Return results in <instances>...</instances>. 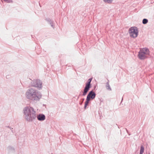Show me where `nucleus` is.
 Returning a JSON list of instances; mask_svg holds the SVG:
<instances>
[{"label":"nucleus","mask_w":154,"mask_h":154,"mask_svg":"<svg viewBox=\"0 0 154 154\" xmlns=\"http://www.w3.org/2000/svg\"><path fill=\"white\" fill-rule=\"evenodd\" d=\"M84 100H85V99L84 98H82L81 99V101H80L79 102V104L80 105H82V104L83 103L84 101Z\"/></svg>","instance_id":"obj_16"},{"label":"nucleus","mask_w":154,"mask_h":154,"mask_svg":"<svg viewBox=\"0 0 154 154\" xmlns=\"http://www.w3.org/2000/svg\"><path fill=\"white\" fill-rule=\"evenodd\" d=\"M140 50L142 52V53H143L146 57H147V58L148 57L147 56L149 55L150 51L148 48H141Z\"/></svg>","instance_id":"obj_7"},{"label":"nucleus","mask_w":154,"mask_h":154,"mask_svg":"<svg viewBox=\"0 0 154 154\" xmlns=\"http://www.w3.org/2000/svg\"><path fill=\"white\" fill-rule=\"evenodd\" d=\"M10 128L11 130L13 129V128H12L11 127H10V128Z\"/></svg>","instance_id":"obj_19"},{"label":"nucleus","mask_w":154,"mask_h":154,"mask_svg":"<svg viewBox=\"0 0 154 154\" xmlns=\"http://www.w3.org/2000/svg\"><path fill=\"white\" fill-rule=\"evenodd\" d=\"M96 88V86H95L94 87V89L95 90Z\"/></svg>","instance_id":"obj_20"},{"label":"nucleus","mask_w":154,"mask_h":154,"mask_svg":"<svg viewBox=\"0 0 154 154\" xmlns=\"http://www.w3.org/2000/svg\"><path fill=\"white\" fill-rule=\"evenodd\" d=\"M138 58L141 60H144L147 58V57H146V56L142 53L140 50L138 52Z\"/></svg>","instance_id":"obj_9"},{"label":"nucleus","mask_w":154,"mask_h":154,"mask_svg":"<svg viewBox=\"0 0 154 154\" xmlns=\"http://www.w3.org/2000/svg\"><path fill=\"white\" fill-rule=\"evenodd\" d=\"M144 151V148L143 146L141 145L140 146V152L142 153H143Z\"/></svg>","instance_id":"obj_13"},{"label":"nucleus","mask_w":154,"mask_h":154,"mask_svg":"<svg viewBox=\"0 0 154 154\" xmlns=\"http://www.w3.org/2000/svg\"><path fill=\"white\" fill-rule=\"evenodd\" d=\"M122 100H123V98H122Z\"/></svg>","instance_id":"obj_24"},{"label":"nucleus","mask_w":154,"mask_h":154,"mask_svg":"<svg viewBox=\"0 0 154 154\" xmlns=\"http://www.w3.org/2000/svg\"><path fill=\"white\" fill-rule=\"evenodd\" d=\"M136 28L135 27H131V28H130V29H135Z\"/></svg>","instance_id":"obj_18"},{"label":"nucleus","mask_w":154,"mask_h":154,"mask_svg":"<svg viewBox=\"0 0 154 154\" xmlns=\"http://www.w3.org/2000/svg\"><path fill=\"white\" fill-rule=\"evenodd\" d=\"M96 96V94L93 91V90H92L89 92L87 96L86 99L90 100L91 99L93 100L94 99Z\"/></svg>","instance_id":"obj_6"},{"label":"nucleus","mask_w":154,"mask_h":154,"mask_svg":"<svg viewBox=\"0 0 154 154\" xmlns=\"http://www.w3.org/2000/svg\"><path fill=\"white\" fill-rule=\"evenodd\" d=\"M106 87L107 89L109 91H111L112 89L109 84V81L106 83Z\"/></svg>","instance_id":"obj_11"},{"label":"nucleus","mask_w":154,"mask_h":154,"mask_svg":"<svg viewBox=\"0 0 154 154\" xmlns=\"http://www.w3.org/2000/svg\"><path fill=\"white\" fill-rule=\"evenodd\" d=\"M128 33L130 37L135 38L138 35V29H129Z\"/></svg>","instance_id":"obj_5"},{"label":"nucleus","mask_w":154,"mask_h":154,"mask_svg":"<svg viewBox=\"0 0 154 154\" xmlns=\"http://www.w3.org/2000/svg\"><path fill=\"white\" fill-rule=\"evenodd\" d=\"M7 127L8 128H10V127H9V126H7Z\"/></svg>","instance_id":"obj_23"},{"label":"nucleus","mask_w":154,"mask_h":154,"mask_svg":"<svg viewBox=\"0 0 154 154\" xmlns=\"http://www.w3.org/2000/svg\"><path fill=\"white\" fill-rule=\"evenodd\" d=\"M31 84L32 86L37 88L39 90L41 89L42 87V82L39 79H36L32 81Z\"/></svg>","instance_id":"obj_4"},{"label":"nucleus","mask_w":154,"mask_h":154,"mask_svg":"<svg viewBox=\"0 0 154 154\" xmlns=\"http://www.w3.org/2000/svg\"><path fill=\"white\" fill-rule=\"evenodd\" d=\"M25 96L28 99L37 102L39 101L41 98L42 94L40 91L31 88L27 90L25 93Z\"/></svg>","instance_id":"obj_2"},{"label":"nucleus","mask_w":154,"mask_h":154,"mask_svg":"<svg viewBox=\"0 0 154 154\" xmlns=\"http://www.w3.org/2000/svg\"><path fill=\"white\" fill-rule=\"evenodd\" d=\"M4 1L7 3H11L12 2V0H4Z\"/></svg>","instance_id":"obj_17"},{"label":"nucleus","mask_w":154,"mask_h":154,"mask_svg":"<svg viewBox=\"0 0 154 154\" xmlns=\"http://www.w3.org/2000/svg\"><path fill=\"white\" fill-rule=\"evenodd\" d=\"M8 151L9 152H14L15 151V149L13 146H9L7 148Z\"/></svg>","instance_id":"obj_10"},{"label":"nucleus","mask_w":154,"mask_h":154,"mask_svg":"<svg viewBox=\"0 0 154 154\" xmlns=\"http://www.w3.org/2000/svg\"><path fill=\"white\" fill-rule=\"evenodd\" d=\"M45 20L51 26V28L53 29L56 28L54 23L52 20L49 18H47Z\"/></svg>","instance_id":"obj_8"},{"label":"nucleus","mask_w":154,"mask_h":154,"mask_svg":"<svg viewBox=\"0 0 154 154\" xmlns=\"http://www.w3.org/2000/svg\"><path fill=\"white\" fill-rule=\"evenodd\" d=\"M148 20L146 19H144L142 21V23L143 24H146L147 23Z\"/></svg>","instance_id":"obj_14"},{"label":"nucleus","mask_w":154,"mask_h":154,"mask_svg":"<svg viewBox=\"0 0 154 154\" xmlns=\"http://www.w3.org/2000/svg\"><path fill=\"white\" fill-rule=\"evenodd\" d=\"M143 154V153H142V152H140V154Z\"/></svg>","instance_id":"obj_22"},{"label":"nucleus","mask_w":154,"mask_h":154,"mask_svg":"<svg viewBox=\"0 0 154 154\" xmlns=\"http://www.w3.org/2000/svg\"><path fill=\"white\" fill-rule=\"evenodd\" d=\"M103 1L106 3H111L113 1V0H103Z\"/></svg>","instance_id":"obj_15"},{"label":"nucleus","mask_w":154,"mask_h":154,"mask_svg":"<svg viewBox=\"0 0 154 154\" xmlns=\"http://www.w3.org/2000/svg\"><path fill=\"white\" fill-rule=\"evenodd\" d=\"M149 154H150L149 153Z\"/></svg>","instance_id":"obj_26"},{"label":"nucleus","mask_w":154,"mask_h":154,"mask_svg":"<svg viewBox=\"0 0 154 154\" xmlns=\"http://www.w3.org/2000/svg\"><path fill=\"white\" fill-rule=\"evenodd\" d=\"M90 101V100H88L87 99H86V101L85 102V106L84 107V108L85 109H86V107L88 105V104L89 103Z\"/></svg>","instance_id":"obj_12"},{"label":"nucleus","mask_w":154,"mask_h":154,"mask_svg":"<svg viewBox=\"0 0 154 154\" xmlns=\"http://www.w3.org/2000/svg\"><path fill=\"white\" fill-rule=\"evenodd\" d=\"M11 131H12V132H13V129H11Z\"/></svg>","instance_id":"obj_21"},{"label":"nucleus","mask_w":154,"mask_h":154,"mask_svg":"<svg viewBox=\"0 0 154 154\" xmlns=\"http://www.w3.org/2000/svg\"><path fill=\"white\" fill-rule=\"evenodd\" d=\"M23 112L24 117L27 122H32L36 118L40 121H43L45 119V116L43 114H39L36 116V111L33 107L31 106L25 107L23 109Z\"/></svg>","instance_id":"obj_1"},{"label":"nucleus","mask_w":154,"mask_h":154,"mask_svg":"<svg viewBox=\"0 0 154 154\" xmlns=\"http://www.w3.org/2000/svg\"><path fill=\"white\" fill-rule=\"evenodd\" d=\"M51 154H53V153H51Z\"/></svg>","instance_id":"obj_25"},{"label":"nucleus","mask_w":154,"mask_h":154,"mask_svg":"<svg viewBox=\"0 0 154 154\" xmlns=\"http://www.w3.org/2000/svg\"><path fill=\"white\" fill-rule=\"evenodd\" d=\"M92 79V78H90L86 82L85 84V86L84 87L83 91L82 92L83 93L82 95V96H85L86 95L88 91L89 90L90 88L91 87V82Z\"/></svg>","instance_id":"obj_3"}]
</instances>
